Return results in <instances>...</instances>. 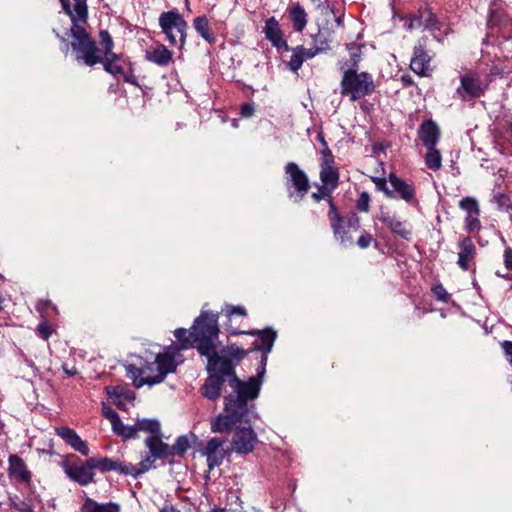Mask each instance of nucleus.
Returning a JSON list of instances; mask_svg holds the SVG:
<instances>
[{
  "mask_svg": "<svg viewBox=\"0 0 512 512\" xmlns=\"http://www.w3.org/2000/svg\"><path fill=\"white\" fill-rule=\"evenodd\" d=\"M249 334L257 338L248 349L233 343L219 350L214 348L204 356L207 357V372L224 377L233 389L231 394L258 397L277 332L268 327L249 330Z\"/></svg>",
  "mask_w": 512,
  "mask_h": 512,
  "instance_id": "nucleus-1",
  "label": "nucleus"
},
{
  "mask_svg": "<svg viewBox=\"0 0 512 512\" xmlns=\"http://www.w3.org/2000/svg\"><path fill=\"white\" fill-rule=\"evenodd\" d=\"M63 11L70 17L72 25L69 30L71 37L70 47L75 60L87 67L102 64L104 70L124 82L138 86L133 74L132 63L128 62L129 71L125 69V59L114 52L103 55L96 40L85 28L88 20V7L86 0H59Z\"/></svg>",
  "mask_w": 512,
  "mask_h": 512,
  "instance_id": "nucleus-2",
  "label": "nucleus"
},
{
  "mask_svg": "<svg viewBox=\"0 0 512 512\" xmlns=\"http://www.w3.org/2000/svg\"><path fill=\"white\" fill-rule=\"evenodd\" d=\"M257 397L250 395L228 394L224 398V410L226 414H220L211 420V431L214 433H226L235 429L236 424L246 421L249 414V401Z\"/></svg>",
  "mask_w": 512,
  "mask_h": 512,
  "instance_id": "nucleus-3",
  "label": "nucleus"
},
{
  "mask_svg": "<svg viewBox=\"0 0 512 512\" xmlns=\"http://www.w3.org/2000/svg\"><path fill=\"white\" fill-rule=\"evenodd\" d=\"M196 338V348L200 355H207L217 348L216 340L219 335L218 315L203 311L192 326Z\"/></svg>",
  "mask_w": 512,
  "mask_h": 512,
  "instance_id": "nucleus-4",
  "label": "nucleus"
},
{
  "mask_svg": "<svg viewBox=\"0 0 512 512\" xmlns=\"http://www.w3.org/2000/svg\"><path fill=\"white\" fill-rule=\"evenodd\" d=\"M341 94L351 101L360 100L374 93L376 85L373 76L365 71L346 69L340 82Z\"/></svg>",
  "mask_w": 512,
  "mask_h": 512,
  "instance_id": "nucleus-5",
  "label": "nucleus"
},
{
  "mask_svg": "<svg viewBox=\"0 0 512 512\" xmlns=\"http://www.w3.org/2000/svg\"><path fill=\"white\" fill-rule=\"evenodd\" d=\"M159 26L170 45L175 46L179 43V48H183L186 42L188 24L178 10L173 9L161 13Z\"/></svg>",
  "mask_w": 512,
  "mask_h": 512,
  "instance_id": "nucleus-6",
  "label": "nucleus"
},
{
  "mask_svg": "<svg viewBox=\"0 0 512 512\" xmlns=\"http://www.w3.org/2000/svg\"><path fill=\"white\" fill-rule=\"evenodd\" d=\"M489 82L482 80L478 73L469 71L460 76V86L456 94L463 101H471L485 95Z\"/></svg>",
  "mask_w": 512,
  "mask_h": 512,
  "instance_id": "nucleus-7",
  "label": "nucleus"
},
{
  "mask_svg": "<svg viewBox=\"0 0 512 512\" xmlns=\"http://www.w3.org/2000/svg\"><path fill=\"white\" fill-rule=\"evenodd\" d=\"M175 353V349L169 347L165 352L158 353L154 362L147 363L149 372L157 371L155 375H152L151 381H148L149 386L161 383L169 373L176 371Z\"/></svg>",
  "mask_w": 512,
  "mask_h": 512,
  "instance_id": "nucleus-8",
  "label": "nucleus"
},
{
  "mask_svg": "<svg viewBox=\"0 0 512 512\" xmlns=\"http://www.w3.org/2000/svg\"><path fill=\"white\" fill-rule=\"evenodd\" d=\"M405 27L410 31L415 28L439 31L442 28V23L438 20L432 9L428 5H425L405 17Z\"/></svg>",
  "mask_w": 512,
  "mask_h": 512,
  "instance_id": "nucleus-9",
  "label": "nucleus"
},
{
  "mask_svg": "<svg viewBox=\"0 0 512 512\" xmlns=\"http://www.w3.org/2000/svg\"><path fill=\"white\" fill-rule=\"evenodd\" d=\"M431 61L432 56L427 51V38L422 37L414 46L409 67L420 77H431L433 73Z\"/></svg>",
  "mask_w": 512,
  "mask_h": 512,
  "instance_id": "nucleus-10",
  "label": "nucleus"
},
{
  "mask_svg": "<svg viewBox=\"0 0 512 512\" xmlns=\"http://www.w3.org/2000/svg\"><path fill=\"white\" fill-rule=\"evenodd\" d=\"M62 467L67 477L81 486H87L94 482L95 473L90 464V458L80 463L64 460Z\"/></svg>",
  "mask_w": 512,
  "mask_h": 512,
  "instance_id": "nucleus-11",
  "label": "nucleus"
},
{
  "mask_svg": "<svg viewBox=\"0 0 512 512\" xmlns=\"http://www.w3.org/2000/svg\"><path fill=\"white\" fill-rule=\"evenodd\" d=\"M257 443V434L251 426H237L234 429L231 447L237 454L252 453Z\"/></svg>",
  "mask_w": 512,
  "mask_h": 512,
  "instance_id": "nucleus-12",
  "label": "nucleus"
},
{
  "mask_svg": "<svg viewBox=\"0 0 512 512\" xmlns=\"http://www.w3.org/2000/svg\"><path fill=\"white\" fill-rule=\"evenodd\" d=\"M287 175V187L294 188L297 198L302 200L310 189V182L306 173L294 162H289L285 166Z\"/></svg>",
  "mask_w": 512,
  "mask_h": 512,
  "instance_id": "nucleus-13",
  "label": "nucleus"
},
{
  "mask_svg": "<svg viewBox=\"0 0 512 512\" xmlns=\"http://www.w3.org/2000/svg\"><path fill=\"white\" fill-rule=\"evenodd\" d=\"M226 438L213 437L207 443L202 454L207 458L209 470L222 464L224 458L229 455V450L224 449Z\"/></svg>",
  "mask_w": 512,
  "mask_h": 512,
  "instance_id": "nucleus-14",
  "label": "nucleus"
},
{
  "mask_svg": "<svg viewBox=\"0 0 512 512\" xmlns=\"http://www.w3.org/2000/svg\"><path fill=\"white\" fill-rule=\"evenodd\" d=\"M327 217L335 240L343 246L352 244L353 237L349 233L350 228L347 227L346 218L340 214L339 210L328 212Z\"/></svg>",
  "mask_w": 512,
  "mask_h": 512,
  "instance_id": "nucleus-15",
  "label": "nucleus"
},
{
  "mask_svg": "<svg viewBox=\"0 0 512 512\" xmlns=\"http://www.w3.org/2000/svg\"><path fill=\"white\" fill-rule=\"evenodd\" d=\"M487 26L489 29H498L504 39L512 38V18L503 9L490 10Z\"/></svg>",
  "mask_w": 512,
  "mask_h": 512,
  "instance_id": "nucleus-16",
  "label": "nucleus"
},
{
  "mask_svg": "<svg viewBox=\"0 0 512 512\" xmlns=\"http://www.w3.org/2000/svg\"><path fill=\"white\" fill-rule=\"evenodd\" d=\"M379 221L387 226V228L391 231L392 234L399 236L402 239L410 240L412 236V231L409 225L405 221L399 220L395 215L391 214L389 211H384L381 209L379 215L377 216Z\"/></svg>",
  "mask_w": 512,
  "mask_h": 512,
  "instance_id": "nucleus-17",
  "label": "nucleus"
},
{
  "mask_svg": "<svg viewBox=\"0 0 512 512\" xmlns=\"http://www.w3.org/2000/svg\"><path fill=\"white\" fill-rule=\"evenodd\" d=\"M263 33L265 34V38L270 41L272 46L275 48L279 50L283 49L284 51L290 50V46L283 37V32L280 28L279 22L274 16L265 21Z\"/></svg>",
  "mask_w": 512,
  "mask_h": 512,
  "instance_id": "nucleus-18",
  "label": "nucleus"
},
{
  "mask_svg": "<svg viewBox=\"0 0 512 512\" xmlns=\"http://www.w3.org/2000/svg\"><path fill=\"white\" fill-rule=\"evenodd\" d=\"M458 248L457 264L463 271H468L471 269V262L477 255L476 246L469 236H465L459 239Z\"/></svg>",
  "mask_w": 512,
  "mask_h": 512,
  "instance_id": "nucleus-19",
  "label": "nucleus"
},
{
  "mask_svg": "<svg viewBox=\"0 0 512 512\" xmlns=\"http://www.w3.org/2000/svg\"><path fill=\"white\" fill-rule=\"evenodd\" d=\"M388 181L392 186L390 191H394V198L398 197L407 203H412L415 200L416 191L413 185L407 183L393 172L389 174Z\"/></svg>",
  "mask_w": 512,
  "mask_h": 512,
  "instance_id": "nucleus-20",
  "label": "nucleus"
},
{
  "mask_svg": "<svg viewBox=\"0 0 512 512\" xmlns=\"http://www.w3.org/2000/svg\"><path fill=\"white\" fill-rule=\"evenodd\" d=\"M417 133L425 148L436 147L441 135L438 125L432 119L423 121Z\"/></svg>",
  "mask_w": 512,
  "mask_h": 512,
  "instance_id": "nucleus-21",
  "label": "nucleus"
},
{
  "mask_svg": "<svg viewBox=\"0 0 512 512\" xmlns=\"http://www.w3.org/2000/svg\"><path fill=\"white\" fill-rule=\"evenodd\" d=\"M56 434L61 437L68 445L83 456H88L89 447L87 443L80 438L75 430L62 426L55 429Z\"/></svg>",
  "mask_w": 512,
  "mask_h": 512,
  "instance_id": "nucleus-22",
  "label": "nucleus"
},
{
  "mask_svg": "<svg viewBox=\"0 0 512 512\" xmlns=\"http://www.w3.org/2000/svg\"><path fill=\"white\" fill-rule=\"evenodd\" d=\"M90 464L93 467V471L97 469L102 473L110 471H117L123 475L131 473V471H128V464L108 457H90Z\"/></svg>",
  "mask_w": 512,
  "mask_h": 512,
  "instance_id": "nucleus-23",
  "label": "nucleus"
},
{
  "mask_svg": "<svg viewBox=\"0 0 512 512\" xmlns=\"http://www.w3.org/2000/svg\"><path fill=\"white\" fill-rule=\"evenodd\" d=\"M208 374V377L200 389L201 394L206 399L215 401L220 398L223 385L227 380L212 372H208Z\"/></svg>",
  "mask_w": 512,
  "mask_h": 512,
  "instance_id": "nucleus-24",
  "label": "nucleus"
},
{
  "mask_svg": "<svg viewBox=\"0 0 512 512\" xmlns=\"http://www.w3.org/2000/svg\"><path fill=\"white\" fill-rule=\"evenodd\" d=\"M8 463V472L10 476L15 477L23 483H29L31 481L32 474L21 457L16 454L10 455Z\"/></svg>",
  "mask_w": 512,
  "mask_h": 512,
  "instance_id": "nucleus-25",
  "label": "nucleus"
},
{
  "mask_svg": "<svg viewBox=\"0 0 512 512\" xmlns=\"http://www.w3.org/2000/svg\"><path fill=\"white\" fill-rule=\"evenodd\" d=\"M145 444L151 456L155 459H165L172 456L171 446L161 440V433L147 437Z\"/></svg>",
  "mask_w": 512,
  "mask_h": 512,
  "instance_id": "nucleus-26",
  "label": "nucleus"
},
{
  "mask_svg": "<svg viewBox=\"0 0 512 512\" xmlns=\"http://www.w3.org/2000/svg\"><path fill=\"white\" fill-rule=\"evenodd\" d=\"M292 55L290 60L287 62V67L290 71L296 73L302 67L304 61L315 57V52H312L311 48H305L303 45L290 47Z\"/></svg>",
  "mask_w": 512,
  "mask_h": 512,
  "instance_id": "nucleus-27",
  "label": "nucleus"
},
{
  "mask_svg": "<svg viewBox=\"0 0 512 512\" xmlns=\"http://www.w3.org/2000/svg\"><path fill=\"white\" fill-rule=\"evenodd\" d=\"M145 58L158 66L166 67L173 62V53L165 45L159 44L154 49L146 51Z\"/></svg>",
  "mask_w": 512,
  "mask_h": 512,
  "instance_id": "nucleus-28",
  "label": "nucleus"
},
{
  "mask_svg": "<svg viewBox=\"0 0 512 512\" xmlns=\"http://www.w3.org/2000/svg\"><path fill=\"white\" fill-rule=\"evenodd\" d=\"M223 311L225 312V315L228 318V322L226 323V330L228 331L229 334H231V335H242V334L250 335L249 331L239 330V329L235 328L232 323L233 316H240V317L247 316V310L245 309V307L240 306V305H238V306L226 305L225 308L223 309Z\"/></svg>",
  "mask_w": 512,
  "mask_h": 512,
  "instance_id": "nucleus-29",
  "label": "nucleus"
},
{
  "mask_svg": "<svg viewBox=\"0 0 512 512\" xmlns=\"http://www.w3.org/2000/svg\"><path fill=\"white\" fill-rule=\"evenodd\" d=\"M127 376L133 380V385L136 388H140L143 385L147 384L148 381H151L152 375L144 376L146 372H149L147 369V364L144 367H137L133 364H130L126 367Z\"/></svg>",
  "mask_w": 512,
  "mask_h": 512,
  "instance_id": "nucleus-30",
  "label": "nucleus"
},
{
  "mask_svg": "<svg viewBox=\"0 0 512 512\" xmlns=\"http://www.w3.org/2000/svg\"><path fill=\"white\" fill-rule=\"evenodd\" d=\"M81 512H120V507L116 503H98L91 498H87L81 507Z\"/></svg>",
  "mask_w": 512,
  "mask_h": 512,
  "instance_id": "nucleus-31",
  "label": "nucleus"
},
{
  "mask_svg": "<svg viewBox=\"0 0 512 512\" xmlns=\"http://www.w3.org/2000/svg\"><path fill=\"white\" fill-rule=\"evenodd\" d=\"M289 18L294 30L297 32H302L307 25V14L299 3L290 8Z\"/></svg>",
  "mask_w": 512,
  "mask_h": 512,
  "instance_id": "nucleus-32",
  "label": "nucleus"
},
{
  "mask_svg": "<svg viewBox=\"0 0 512 512\" xmlns=\"http://www.w3.org/2000/svg\"><path fill=\"white\" fill-rule=\"evenodd\" d=\"M339 170L336 166L321 167V184L335 190L339 186Z\"/></svg>",
  "mask_w": 512,
  "mask_h": 512,
  "instance_id": "nucleus-33",
  "label": "nucleus"
},
{
  "mask_svg": "<svg viewBox=\"0 0 512 512\" xmlns=\"http://www.w3.org/2000/svg\"><path fill=\"white\" fill-rule=\"evenodd\" d=\"M193 26L196 32L209 44L216 41L215 35L210 31L209 21L205 15L198 16L193 20Z\"/></svg>",
  "mask_w": 512,
  "mask_h": 512,
  "instance_id": "nucleus-34",
  "label": "nucleus"
},
{
  "mask_svg": "<svg viewBox=\"0 0 512 512\" xmlns=\"http://www.w3.org/2000/svg\"><path fill=\"white\" fill-rule=\"evenodd\" d=\"M317 188V191L311 194L312 200L316 203H319L321 200H325L329 206L328 212H334L338 210L332 195L334 190L323 184L318 185Z\"/></svg>",
  "mask_w": 512,
  "mask_h": 512,
  "instance_id": "nucleus-35",
  "label": "nucleus"
},
{
  "mask_svg": "<svg viewBox=\"0 0 512 512\" xmlns=\"http://www.w3.org/2000/svg\"><path fill=\"white\" fill-rule=\"evenodd\" d=\"M174 336L178 341L177 351L186 350L196 345V338L194 336V330L189 332L185 328H177L174 331Z\"/></svg>",
  "mask_w": 512,
  "mask_h": 512,
  "instance_id": "nucleus-36",
  "label": "nucleus"
},
{
  "mask_svg": "<svg viewBox=\"0 0 512 512\" xmlns=\"http://www.w3.org/2000/svg\"><path fill=\"white\" fill-rule=\"evenodd\" d=\"M424 157L426 166L432 171H438L442 167V156L436 147L426 148Z\"/></svg>",
  "mask_w": 512,
  "mask_h": 512,
  "instance_id": "nucleus-37",
  "label": "nucleus"
},
{
  "mask_svg": "<svg viewBox=\"0 0 512 512\" xmlns=\"http://www.w3.org/2000/svg\"><path fill=\"white\" fill-rule=\"evenodd\" d=\"M136 433L139 431H145L150 433V436L160 434L161 427L160 423L156 419H141L135 422Z\"/></svg>",
  "mask_w": 512,
  "mask_h": 512,
  "instance_id": "nucleus-38",
  "label": "nucleus"
},
{
  "mask_svg": "<svg viewBox=\"0 0 512 512\" xmlns=\"http://www.w3.org/2000/svg\"><path fill=\"white\" fill-rule=\"evenodd\" d=\"M154 466V460L152 459V456H147L145 459H143L139 463V467H135L133 465L128 464V471H131V473H128V475H132L133 477H138L142 473L147 472Z\"/></svg>",
  "mask_w": 512,
  "mask_h": 512,
  "instance_id": "nucleus-39",
  "label": "nucleus"
},
{
  "mask_svg": "<svg viewBox=\"0 0 512 512\" xmlns=\"http://www.w3.org/2000/svg\"><path fill=\"white\" fill-rule=\"evenodd\" d=\"M190 448V441L186 435L179 436L171 446L172 456L183 457Z\"/></svg>",
  "mask_w": 512,
  "mask_h": 512,
  "instance_id": "nucleus-40",
  "label": "nucleus"
},
{
  "mask_svg": "<svg viewBox=\"0 0 512 512\" xmlns=\"http://www.w3.org/2000/svg\"><path fill=\"white\" fill-rule=\"evenodd\" d=\"M346 47L350 51V60L346 63L348 69L358 70V65L361 60V48L357 46L356 43H348Z\"/></svg>",
  "mask_w": 512,
  "mask_h": 512,
  "instance_id": "nucleus-41",
  "label": "nucleus"
},
{
  "mask_svg": "<svg viewBox=\"0 0 512 512\" xmlns=\"http://www.w3.org/2000/svg\"><path fill=\"white\" fill-rule=\"evenodd\" d=\"M99 42L101 46L99 48L101 49L103 55H107L113 52L114 42L110 33L107 30H100Z\"/></svg>",
  "mask_w": 512,
  "mask_h": 512,
  "instance_id": "nucleus-42",
  "label": "nucleus"
},
{
  "mask_svg": "<svg viewBox=\"0 0 512 512\" xmlns=\"http://www.w3.org/2000/svg\"><path fill=\"white\" fill-rule=\"evenodd\" d=\"M314 46L311 47L312 52H315V56L329 50L330 40L327 36L322 33H318L313 36Z\"/></svg>",
  "mask_w": 512,
  "mask_h": 512,
  "instance_id": "nucleus-43",
  "label": "nucleus"
},
{
  "mask_svg": "<svg viewBox=\"0 0 512 512\" xmlns=\"http://www.w3.org/2000/svg\"><path fill=\"white\" fill-rule=\"evenodd\" d=\"M459 207L467 212V215L480 214L477 200L473 197H464L459 202Z\"/></svg>",
  "mask_w": 512,
  "mask_h": 512,
  "instance_id": "nucleus-44",
  "label": "nucleus"
},
{
  "mask_svg": "<svg viewBox=\"0 0 512 512\" xmlns=\"http://www.w3.org/2000/svg\"><path fill=\"white\" fill-rule=\"evenodd\" d=\"M492 202L495 203L500 210H512V201L507 194L497 192L493 195Z\"/></svg>",
  "mask_w": 512,
  "mask_h": 512,
  "instance_id": "nucleus-45",
  "label": "nucleus"
},
{
  "mask_svg": "<svg viewBox=\"0 0 512 512\" xmlns=\"http://www.w3.org/2000/svg\"><path fill=\"white\" fill-rule=\"evenodd\" d=\"M480 214L467 215L465 217V230L468 233H478L481 230Z\"/></svg>",
  "mask_w": 512,
  "mask_h": 512,
  "instance_id": "nucleus-46",
  "label": "nucleus"
},
{
  "mask_svg": "<svg viewBox=\"0 0 512 512\" xmlns=\"http://www.w3.org/2000/svg\"><path fill=\"white\" fill-rule=\"evenodd\" d=\"M107 393L111 398L114 400H121V398H124L125 400H132L133 393L128 390L120 389L119 387H107Z\"/></svg>",
  "mask_w": 512,
  "mask_h": 512,
  "instance_id": "nucleus-47",
  "label": "nucleus"
},
{
  "mask_svg": "<svg viewBox=\"0 0 512 512\" xmlns=\"http://www.w3.org/2000/svg\"><path fill=\"white\" fill-rule=\"evenodd\" d=\"M371 180L378 191L383 192L387 198H394V191H390L387 186L388 179L383 177H371Z\"/></svg>",
  "mask_w": 512,
  "mask_h": 512,
  "instance_id": "nucleus-48",
  "label": "nucleus"
},
{
  "mask_svg": "<svg viewBox=\"0 0 512 512\" xmlns=\"http://www.w3.org/2000/svg\"><path fill=\"white\" fill-rule=\"evenodd\" d=\"M370 195L362 192L356 202V208L361 212H368L370 209Z\"/></svg>",
  "mask_w": 512,
  "mask_h": 512,
  "instance_id": "nucleus-49",
  "label": "nucleus"
},
{
  "mask_svg": "<svg viewBox=\"0 0 512 512\" xmlns=\"http://www.w3.org/2000/svg\"><path fill=\"white\" fill-rule=\"evenodd\" d=\"M10 506L20 512H33L32 506L23 500L10 498Z\"/></svg>",
  "mask_w": 512,
  "mask_h": 512,
  "instance_id": "nucleus-50",
  "label": "nucleus"
},
{
  "mask_svg": "<svg viewBox=\"0 0 512 512\" xmlns=\"http://www.w3.org/2000/svg\"><path fill=\"white\" fill-rule=\"evenodd\" d=\"M432 292L437 300L442 302H447L449 298V294L446 289L441 285L437 284L432 287Z\"/></svg>",
  "mask_w": 512,
  "mask_h": 512,
  "instance_id": "nucleus-51",
  "label": "nucleus"
},
{
  "mask_svg": "<svg viewBox=\"0 0 512 512\" xmlns=\"http://www.w3.org/2000/svg\"><path fill=\"white\" fill-rule=\"evenodd\" d=\"M321 167L335 166L334 156L329 148L322 149Z\"/></svg>",
  "mask_w": 512,
  "mask_h": 512,
  "instance_id": "nucleus-52",
  "label": "nucleus"
},
{
  "mask_svg": "<svg viewBox=\"0 0 512 512\" xmlns=\"http://www.w3.org/2000/svg\"><path fill=\"white\" fill-rule=\"evenodd\" d=\"M37 334L44 340H47L51 334V326L47 322H42L37 326Z\"/></svg>",
  "mask_w": 512,
  "mask_h": 512,
  "instance_id": "nucleus-53",
  "label": "nucleus"
},
{
  "mask_svg": "<svg viewBox=\"0 0 512 512\" xmlns=\"http://www.w3.org/2000/svg\"><path fill=\"white\" fill-rule=\"evenodd\" d=\"M37 308L39 311H43L46 313H48L49 311L57 313V307L50 300L39 301Z\"/></svg>",
  "mask_w": 512,
  "mask_h": 512,
  "instance_id": "nucleus-54",
  "label": "nucleus"
},
{
  "mask_svg": "<svg viewBox=\"0 0 512 512\" xmlns=\"http://www.w3.org/2000/svg\"><path fill=\"white\" fill-rule=\"evenodd\" d=\"M373 241V237L370 233L364 232L357 240V245L362 248H368Z\"/></svg>",
  "mask_w": 512,
  "mask_h": 512,
  "instance_id": "nucleus-55",
  "label": "nucleus"
},
{
  "mask_svg": "<svg viewBox=\"0 0 512 512\" xmlns=\"http://www.w3.org/2000/svg\"><path fill=\"white\" fill-rule=\"evenodd\" d=\"M501 348L508 363L512 366V341L505 340L501 342Z\"/></svg>",
  "mask_w": 512,
  "mask_h": 512,
  "instance_id": "nucleus-56",
  "label": "nucleus"
},
{
  "mask_svg": "<svg viewBox=\"0 0 512 512\" xmlns=\"http://www.w3.org/2000/svg\"><path fill=\"white\" fill-rule=\"evenodd\" d=\"M102 415L112 423L119 415L111 407L102 403Z\"/></svg>",
  "mask_w": 512,
  "mask_h": 512,
  "instance_id": "nucleus-57",
  "label": "nucleus"
},
{
  "mask_svg": "<svg viewBox=\"0 0 512 512\" xmlns=\"http://www.w3.org/2000/svg\"><path fill=\"white\" fill-rule=\"evenodd\" d=\"M255 113V107L253 103H243L240 106V114L242 117L248 118Z\"/></svg>",
  "mask_w": 512,
  "mask_h": 512,
  "instance_id": "nucleus-58",
  "label": "nucleus"
},
{
  "mask_svg": "<svg viewBox=\"0 0 512 512\" xmlns=\"http://www.w3.org/2000/svg\"><path fill=\"white\" fill-rule=\"evenodd\" d=\"M347 227L350 229L358 230L360 228V218L356 213H352L350 217L346 219Z\"/></svg>",
  "mask_w": 512,
  "mask_h": 512,
  "instance_id": "nucleus-59",
  "label": "nucleus"
},
{
  "mask_svg": "<svg viewBox=\"0 0 512 512\" xmlns=\"http://www.w3.org/2000/svg\"><path fill=\"white\" fill-rule=\"evenodd\" d=\"M119 436L125 440L137 438L138 434L136 433L135 425L125 426L123 429V434H120Z\"/></svg>",
  "mask_w": 512,
  "mask_h": 512,
  "instance_id": "nucleus-60",
  "label": "nucleus"
},
{
  "mask_svg": "<svg viewBox=\"0 0 512 512\" xmlns=\"http://www.w3.org/2000/svg\"><path fill=\"white\" fill-rule=\"evenodd\" d=\"M111 426H112V430L113 432L119 436L120 434H123V429L126 425H124L120 419V417L118 416L112 423H111Z\"/></svg>",
  "mask_w": 512,
  "mask_h": 512,
  "instance_id": "nucleus-61",
  "label": "nucleus"
},
{
  "mask_svg": "<svg viewBox=\"0 0 512 512\" xmlns=\"http://www.w3.org/2000/svg\"><path fill=\"white\" fill-rule=\"evenodd\" d=\"M504 265L507 269L512 270V248L506 247L504 250Z\"/></svg>",
  "mask_w": 512,
  "mask_h": 512,
  "instance_id": "nucleus-62",
  "label": "nucleus"
},
{
  "mask_svg": "<svg viewBox=\"0 0 512 512\" xmlns=\"http://www.w3.org/2000/svg\"><path fill=\"white\" fill-rule=\"evenodd\" d=\"M400 81L402 83V86L404 88H408L410 86H413L415 85V82L413 80V78L409 75V74H403L401 77H400Z\"/></svg>",
  "mask_w": 512,
  "mask_h": 512,
  "instance_id": "nucleus-63",
  "label": "nucleus"
},
{
  "mask_svg": "<svg viewBox=\"0 0 512 512\" xmlns=\"http://www.w3.org/2000/svg\"><path fill=\"white\" fill-rule=\"evenodd\" d=\"M160 512H181L179 509L174 507L173 505H165L160 509Z\"/></svg>",
  "mask_w": 512,
  "mask_h": 512,
  "instance_id": "nucleus-64",
  "label": "nucleus"
}]
</instances>
